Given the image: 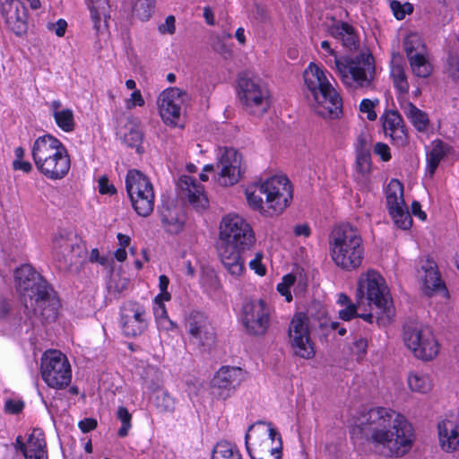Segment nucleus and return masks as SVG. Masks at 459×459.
<instances>
[{
    "label": "nucleus",
    "instance_id": "e2e57ef3",
    "mask_svg": "<svg viewBox=\"0 0 459 459\" xmlns=\"http://www.w3.org/2000/svg\"><path fill=\"white\" fill-rule=\"evenodd\" d=\"M97 427V420L92 418H86L79 422V428L83 433L90 432Z\"/></svg>",
    "mask_w": 459,
    "mask_h": 459
},
{
    "label": "nucleus",
    "instance_id": "a211bd4d",
    "mask_svg": "<svg viewBox=\"0 0 459 459\" xmlns=\"http://www.w3.org/2000/svg\"><path fill=\"white\" fill-rule=\"evenodd\" d=\"M386 205L394 224L408 230L412 224V219L403 198V186L397 179H391L385 188Z\"/></svg>",
    "mask_w": 459,
    "mask_h": 459
},
{
    "label": "nucleus",
    "instance_id": "e433bc0d",
    "mask_svg": "<svg viewBox=\"0 0 459 459\" xmlns=\"http://www.w3.org/2000/svg\"><path fill=\"white\" fill-rule=\"evenodd\" d=\"M88 6L94 28L99 30L101 20L107 22V19L109 18V4L108 0H90Z\"/></svg>",
    "mask_w": 459,
    "mask_h": 459
},
{
    "label": "nucleus",
    "instance_id": "7ed1b4c3",
    "mask_svg": "<svg viewBox=\"0 0 459 459\" xmlns=\"http://www.w3.org/2000/svg\"><path fill=\"white\" fill-rule=\"evenodd\" d=\"M306 99L310 108L325 118H338L342 113V99L332 85L325 71L310 63L303 74Z\"/></svg>",
    "mask_w": 459,
    "mask_h": 459
},
{
    "label": "nucleus",
    "instance_id": "4c0bfd02",
    "mask_svg": "<svg viewBox=\"0 0 459 459\" xmlns=\"http://www.w3.org/2000/svg\"><path fill=\"white\" fill-rule=\"evenodd\" d=\"M212 459H242V455L236 445L221 441L213 447Z\"/></svg>",
    "mask_w": 459,
    "mask_h": 459
},
{
    "label": "nucleus",
    "instance_id": "09e8293b",
    "mask_svg": "<svg viewBox=\"0 0 459 459\" xmlns=\"http://www.w3.org/2000/svg\"><path fill=\"white\" fill-rule=\"evenodd\" d=\"M390 7L394 13V15L398 20H403L407 13H411L413 10L412 5L410 3L402 4L399 1L392 0Z\"/></svg>",
    "mask_w": 459,
    "mask_h": 459
},
{
    "label": "nucleus",
    "instance_id": "ddd939ff",
    "mask_svg": "<svg viewBox=\"0 0 459 459\" xmlns=\"http://www.w3.org/2000/svg\"><path fill=\"white\" fill-rule=\"evenodd\" d=\"M40 373L44 382L51 388L63 389L72 379L70 363L61 351L49 350L43 353Z\"/></svg>",
    "mask_w": 459,
    "mask_h": 459
},
{
    "label": "nucleus",
    "instance_id": "423d86ee",
    "mask_svg": "<svg viewBox=\"0 0 459 459\" xmlns=\"http://www.w3.org/2000/svg\"><path fill=\"white\" fill-rule=\"evenodd\" d=\"M330 255L333 263L342 270L358 269L363 261L364 246L358 230L351 225L335 227L329 237Z\"/></svg>",
    "mask_w": 459,
    "mask_h": 459
},
{
    "label": "nucleus",
    "instance_id": "dca6fc26",
    "mask_svg": "<svg viewBox=\"0 0 459 459\" xmlns=\"http://www.w3.org/2000/svg\"><path fill=\"white\" fill-rule=\"evenodd\" d=\"M308 324V317L303 313H298L292 317L288 332L294 354L306 359H312L316 353Z\"/></svg>",
    "mask_w": 459,
    "mask_h": 459
},
{
    "label": "nucleus",
    "instance_id": "7c9ffc66",
    "mask_svg": "<svg viewBox=\"0 0 459 459\" xmlns=\"http://www.w3.org/2000/svg\"><path fill=\"white\" fill-rule=\"evenodd\" d=\"M23 455L25 459H48L46 440L40 429H35L30 434L26 447H23Z\"/></svg>",
    "mask_w": 459,
    "mask_h": 459
},
{
    "label": "nucleus",
    "instance_id": "774afa93",
    "mask_svg": "<svg viewBox=\"0 0 459 459\" xmlns=\"http://www.w3.org/2000/svg\"><path fill=\"white\" fill-rule=\"evenodd\" d=\"M127 285L128 281L126 279L119 278L117 282L114 286L110 285L109 288L113 292L120 294L127 288Z\"/></svg>",
    "mask_w": 459,
    "mask_h": 459
},
{
    "label": "nucleus",
    "instance_id": "0e129e2a",
    "mask_svg": "<svg viewBox=\"0 0 459 459\" xmlns=\"http://www.w3.org/2000/svg\"><path fill=\"white\" fill-rule=\"evenodd\" d=\"M11 311V302L7 299L0 297V319L5 318Z\"/></svg>",
    "mask_w": 459,
    "mask_h": 459
},
{
    "label": "nucleus",
    "instance_id": "c03bdc74",
    "mask_svg": "<svg viewBox=\"0 0 459 459\" xmlns=\"http://www.w3.org/2000/svg\"><path fill=\"white\" fill-rule=\"evenodd\" d=\"M153 404L161 412L173 411L176 402L166 391H158L153 398Z\"/></svg>",
    "mask_w": 459,
    "mask_h": 459
},
{
    "label": "nucleus",
    "instance_id": "39448f33",
    "mask_svg": "<svg viewBox=\"0 0 459 459\" xmlns=\"http://www.w3.org/2000/svg\"><path fill=\"white\" fill-rule=\"evenodd\" d=\"M31 156L37 169L48 179H61L70 170L71 160L67 149L51 134L39 136L34 141Z\"/></svg>",
    "mask_w": 459,
    "mask_h": 459
},
{
    "label": "nucleus",
    "instance_id": "2eb2a0df",
    "mask_svg": "<svg viewBox=\"0 0 459 459\" xmlns=\"http://www.w3.org/2000/svg\"><path fill=\"white\" fill-rule=\"evenodd\" d=\"M239 99L247 112L262 116L270 108V94L265 85L257 80L241 77L238 82Z\"/></svg>",
    "mask_w": 459,
    "mask_h": 459
},
{
    "label": "nucleus",
    "instance_id": "f8f14e48",
    "mask_svg": "<svg viewBox=\"0 0 459 459\" xmlns=\"http://www.w3.org/2000/svg\"><path fill=\"white\" fill-rule=\"evenodd\" d=\"M220 246L249 250L255 242L251 226L241 216L230 213L225 215L220 224Z\"/></svg>",
    "mask_w": 459,
    "mask_h": 459
},
{
    "label": "nucleus",
    "instance_id": "338daca9",
    "mask_svg": "<svg viewBox=\"0 0 459 459\" xmlns=\"http://www.w3.org/2000/svg\"><path fill=\"white\" fill-rule=\"evenodd\" d=\"M13 167L16 170H22L26 173H29L32 170V165L29 161H24L22 160H15L13 162Z\"/></svg>",
    "mask_w": 459,
    "mask_h": 459
},
{
    "label": "nucleus",
    "instance_id": "c756f323",
    "mask_svg": "<svg viewBox=\"0 0 459 459\" xmlns=\"http://www.w3.org/2000/svg\"><path fill=\"white\" fill-rule=\"evenodd\" d=\"M419 273L423 280L426 293L439 289L442 286V281L434 260L429 257H422L419 261Z\"/></svg>",
    "mask_w": 459,
    "mask_h": 459
},
{
    "label": "nucleus",
    "instance_id": "a18cd8bd",
    "mask_svg": "<svg viewBox=\"0 0 459 459\" xmlns=\"http://www.w3.org/2000/svg\"><path fill=\"white\" fill-rule=\"evenodd\" d=\"M155 0H134L133 13L140 20H148L154 8Z\"/></svg>",
    "mask_w": 459,
    "mask_h": 459
},
{
    "label": "nucleus",
    "instance_id": "a878e982",
    "mask_svg": "<svg viewBox=\"0 0 459 459\" xmlns=\"http://www.w3.org/2000/svg\"><path fill=\"white\" fill-rule=\"evenodd\" d=\"M385 134L396 146H404L408 142V134L402 116L396 110H387L382 117Z\"/></svg>",
    "mask_w": 459,
    "mask_h": 459
},
{
    "label": "nucleus",
    "instance_id": "1a4fd4ad",
    "mask_svg": "<svg viewBox=\"0 0 459 459\" xmlns=\"http://www.w3.org/2000/svg\"><path fill=\"white\" fill-rule=\"evenodd\" d=\"M86 255V247L74 232L60 230L52 239V257L58 270L68 271Z\"/></svg>",
    "mask_w": 459,
    "mask_h": 459
},
{
    "label": "nucleus",
    "instance_id": "473e14b6",
    "mask_svg": "<svg viewBox=\"0 0 459 459\" xmlns=\"http://www.w3.org/2000/svg\"><path fill=\"white\" fill-rule=\"evenodd\" d=\"M400 108L405 117L419 132H426L429 126L428 114L406 100H400Z\"/></svg>",
    "mask_w": 459,
    "mask_h": 459
},
{
    "label": "nucleus",
    "instance_id": "ea45409f",
    "mask_svg": "<svg viewBox=\"0 0 459 459\" xmlns=\"http://www.w3.org/2000/svg\"><path fill=\"white\" fill-rule=\"evenodd\" d=\"M408 385L411 391L420 394H426L432 388L429 377L422 373H411L408 376Z\"/></svg>",
    "mask_w": 459,
    "mask_h": 459
},
{
    "label": "nucleus",
    "instance_id": "37998d69",
    "mask_svg": "<svg viewBox=\"0 0 459 459\" xmlns=\"http://www.w3.org/2000/svg\"><path fill=\"white\" fill-rule=\"evenodd\" d=\"M404 51L407 59L421 53H427L422 39L418 35H410L404 41Z\"/></svg>",
    "mask_w": 459,
    "mask_h": 459
},
{
    "label": "nucleus",
    "instance_id": "79ce46f5",
    "mask_svg": "<svg viewBox=\"0 0 459 459\" xmlns=\"http://www.w3.org/2000/svg\"><path fill=\"white\" fill-rule=\"evenodd\" d=\"M163 299L155 298V306L153 307V314L158 323L164 327L166 330H172L176 327V325L169 320L167 313L166 307L163 303Z\"/></svg>",
    "mask_w": 459,
    "mask_h": 459
},
{
    "label": "nucleus",
    "instance_id": "9d476101",
    "mask_svg": "<svg viewBox=\"0 0 459 459\" xmlns=\"http://www.w3.org/2000/svg\"><path fill=\"white\" fill-rule=\"evenodd\" d=\"M355 298L359 305L374 304L383 312L387 311L392 304L384 278L373 270L359 277Z\"/></svg>",
    "mask_w": 459,
    "mask_h": 459
},
{
    "label": "nucleus",
    "instance_id": "a19ab883",
    "mask_svg": "<svg viewBox=\"0 0 459 459\" xmlns=\"http://www.w3.org/2000/svg\"><path fill=\"white\" fill-rule=\"evenodd\" d=\"M54 119L57 126L64 132L69 133L75 128L74 111L71 108H65L60 112H56Z\"/></svg>",
    "mask_w": 459,
    "mask_h": 459
},
{
    "label": "nucleus",
    "instance_id": "f704fd0d",
    "mask_svg": "<svg viewBox=\"0 0 459 459\" xmlns=\"http://www.w3.org/2000/svg\"><path fill=\"white\" fill-rule=\"evenodd\" d=\"M447 152V145L441 140L432 142L430 151L427 152L426 173L432 178L440 161Z\"/></svg>",
    "mask_w": 459,
    "mask_h": 459
},
{
    "label": "nucleus",
    "instance_id": "3c124183",
    "mask_svg": "<svg viewBox=\"0 0 459 459\" xmlns=\"http://www.w3.org/2000/svg\"><path fill=\"white\" fill-rule=\"evenodd\" d=\"M362 306L363 305H359L357 301L355 303L343 306V308L340 309L338 312L339 317L343 321H350L352 318L359 316L358 309Z\"/></svg>",
    "mask_w": 459,
    "mask_h": 459
},
{
    "label": "nucleus",
    "instance_id": "8fccbe9b",
    "mask_svg": "<svg viewBox=\"0 0 459 459\" xmlns=\"http://www.w3.org/2000/svg\"><path fill=\"white\" fill-rule=\"evenodd\" d=\"M379 100H371L369 99H364L359 104V111L367 114V118L369 121H374L377 118V113L375 112V107L378 105Z\"/></svg>",
    "mask_w": 459,
    "mask_h": 459
},
{
    "label": "nucleus",
    "instance_id": "4468645a",
    "mask_svg": "<svg viewBox=\"0 0 459 459\" xmlns=\"http://www.w3.org/2000/svg\"><path fill=\"white\" fill-rule=\"evenodd\" d=\"M403 341L413 355L423 360L433 359L439 352V345L432 331L422 325H406Z\"/></svg>",
    "mask_w": 459,
    "mask_h": 459
},
{
    "label": "nucleus",
    "instance_id": "864d4df0",
    "mask_svg": "<svg viewBox=\"0 0 459 459\" xmlns=\"http://www.w3.org/2000/svg\"><path fill=\"white\" fill-rule=\"evenodd\" d=\"M24 408V403L21 400L9 399L4 403V411L9 414H18Z\"/></svg>",
    "mask_w": 459,
    "mask_h": 459
},
{
    "label": "nucleus",
    "instance_id": "bf43d9fd",
    "mask_svg": "<svg viewBox=\"0 0 459 459\" xmlns=\"http://www.w3.org/2000/svg\"><path fill=\"white\" fill-rule=\"evenodd\" d=\"M376 154L379 155L384 161H388L391 159L390 148L387 144L377 143L374 147Z\"/></svg>",
    "mask_w": 459,
    "mask_h": 459
},
{
    "label": "nucleus",
    "instance_id": "680f3d73",
    "mask_svg": "<svg viewBox=\"0 0 459 459\" xmlns=\"http://www.w3.org/2000/svg\"><path fill=\"white\" fill-rule=\"evenodd\" d=\"M448 66L450 74L453 79L459 78V57L456 56H450L448 58Z\"/></svg>",
    "mask_w": 459,
    "mask_h": 459
},
{
    "label": "nucleus",
    "instance_id": "58836bf2",
    "mask_svg": "<svg viewBox=\"0 0 459 459\" xmlns=\"http://www.w3.org/2000/svg\"><path fill=\"white\" fill-rule=\"evenodd\" d=\"M391 77L393 79L394 86L401 95L402 100H405L404 97L409 92L410 85L404 68L400 65H393L391 69Z\"/></svg>",
    "mask_w": 459,
    "mask_h": 459
},
{
    "label": "nucleus",
    "instance_id": "f03ea898",
    "mask_svg": "<svg viewBox=\"0 0 459 459\" xmlns=\"http://www.w3.org/2000/svg\"><path fill=\"white\" fill-rule=\"evenodd\" d=\"M18 290L22 294L24 313L31 324L53 321L57 316L58 302L47 281L29 264L14 273Z\"/></svg>",
    "mask_w": 459,
    "mask_h": 459
},
{
    "label": "nucleus",
    "instance_id": "4be33fe9",
    "mask_svg": "<svg viewBox=\"0 0 459 459\" xmlns=\"http://www.w3.org/2000/svg\"><path fill=\"white\" fill-rule=\"evenodd\" d=\"M244 375L238 367H221L212 380L213 395L224 401L230 398L242 383Z\"/></svg>",
    "mask_w": 459,
    "mask_h": 459
},
{
    "label": "nucleus",
    "instance_id": "69168bd1",
    "mask_svg": "<svg viewBox=\"0 0 459 459\" xmlns=\"http://www.w3.org/2000/svg\"><path fill=\"white\" fill-rule=\"evenodd\" d=\"M51 27L55 30L56 36L63 37L65 33L67 22L63 19H59L56 23H52Z\"/></svg>",
    "mask_w": 459,
    "mask_h": 459
},
{
    "label": "nucleus",
    "instance_id": "13d9d810",
    "mask_svg": "<svg viewBox=\"0 0 459 459\" xmlns=\"http://www.w3.org/2000/svg\"><path fill=\"white\" fill-rule=\"evenodd\" d=\"M370 139L368 134L361 132L356 140L355 150L356 152L360 151H369Z\"/></svg>",
    "mask_w": 459,
    "mask_h": 459
},
{
    "label": "nucleus",
    "instance_id": "5fc2aeb1",
    "mask_svg": "<svg viewBox=\"0 0 459 459\" xmlns=\"http://www.w3.org/2000/svg\"><path fill=\"white\" fill-rule=\"evenodd\" d=\"M262 258L263 255L261 253H256L255 257L249 262L250 268L260 276L266 273L265 266L262 264Z\"/></svg>",
    "mask_w": 459,
    "mask_h": 459
},
{
    "label": "nucleus",
    "instance_id": "49530a36",
    "mask_svg": "<svg viewBox=\"0 0 459 459\" xmlns=\"http://www.w3.org/2000/svg\"><path fill=\"white\" fill-rule=\"evenodd\" d=\"M117 418L122 422V426L118 429L117 434L120 437H125L128 435V431L132 427V415L126 407L120 406L117 409Z\"/></svg>",
    "mask_w": 459,
    "mask_h": 459
},
{
    "label": "nucleus",
    "instance_id": "72a5a7b5",
    "mask_svg": "<svg viewBox=\"0 0 459 459\" xmlns=\"http://www.w3.org/2000/svg\"><path fill=\"white\" fill-rule=\"evenodd\" d=\"M117 134L130 147L138 146L143 141V132L139 121L134 117H127L124 126H118Z\"/></svg>",
    "mask_w": 459,
    "mask_h": 459
},
{
    "label": "nucleus",
    "instance_id": "6e6552de",
    "mask_svg": "<svg viewBox=\"0 0 459 459\" xmlns=\"http://www.w3.org/2000/svg\"><path fill=\"white\" fill-rule=\"evenodd\" d=\"M255 437L252 444L248 440L249 433L246 434V448L251 459H281L282 441L280 433L272 427L271 423L257 422L249 427Z\"/></svg>",
    "mask_w": 459,
    "mask_h": 459
},
{
    "label": "nucleus",
    "instance_id": "c9c22d12",
    "mask_svg": "<svg viewBox=\"0 0 459 459\" xmlns=\"http://www.w3.org/2000/svg\"><path fill=\"white\" fill-rule=\"evenodd\" d=\"M408 62L411 73L416 77L428 78L433 72V67L429 60L427 53H421L418 56H413L408 59Z\"/></svg>",
    "mask_w": 459,
    "mask_h": 459
},
{
    "label": "nucleus",
    "instance_id": "f3484780",
    "mask_svg": "<svg viewBox=\"0 0 459 459\" xmlns=\"http://www.w3.org/2000/svg\"><path fill=\"white\" fill-rule=\"evenodd\" d=\"M120 324L123 333L127 337L142 335L149 326L146 307L136 301H126L120 308Z\"/></svg>",
    "mask_w": 459,
    "mask_h": 459
},
{
    "label": "nucleus",
    "instance_id": "cd10ccee",
    "mask_svg": "<svg viewBox=\"0 0 459 459\" xmlns=\"http://www.w3.org/2000/svg\"><path fill=\"white\" fill-rule=\"evenodd\" d=\"M441 448L446 452L459 449V417L446 419L437 425Z\"/></svg>",
    "mask_w": 459,
    "mask_h": 459
},
{
    "label": "nucleus",
    "instance_id": "b1692460",
    "mask_svg": "<svg viewBox=\"0 0 459 459\" xmlns=\"http://www.w3.org/2000/svg\"><path fill=\"white\" fill-rule=\"evenodd\" d=\"M0 12L15 34L21 35L26 31V7L20 0H0Z\"/></svg>",
    "mask_w": 459,
    "mask_h": 459
},
{
    "label": "nucleus",
    "instance_id": "9b49d317",
    "mask_svg": "<svg viewBox=\"0 0 459 459\" xmlns=\"http://www.w3.org/2000/svg\"><path fill=\"white\" fill-rule=\"evenodd\" d=\"M126 188L133 208L142 217L149 216L154 208L155 194L150 179L137 169H130Z\"/></svg>",
    "mask_w": 459,
    "mask_h": 459
},
{
    "label": "nucleus",
    "instance_id": "bb28decb",
    "mask_svg": "<svg viewBox=\"0 0 459 459\" xmlns=\"http://www.w3.org/2000/svg\"><path fill=\"white\" fill-rule=\"evenodd\" d=\"M160 215L161 225L166 232L177 235L183 230L186 215L181 206L167 203L162 205Z\"/></svg>",
    "mask_w": 459,
    "mask_h": 459
},
{
    "label": "nucleus",
    "instance_id": "052dcab7",
    "mask_svg": "<svg viewBox=\"0 0 459 459\" xmlns=\"http://www.w3.org/2000/svg\"><path fill=\"white\" fill-rule=\"evenodd\" d=\"M99 191L102 195H113L115 194L116 188L113 185L109 184L108 178L100 177L99 179Z\"/></svg>",
    "mask_w": 459,
    "mask_h": 459
},
{
    "label": "nucleus",
    "instance_id": "aec40b11",
    "mask_svg": "<svg viewBox=\"0 0 459 459\" xmlns=\"http://www.w3.org/2000/svg\"><path fill=\"white\" fill-rule=\"evenodd\" d=\"M189 101L187 92L177 87L164 90L158 98L159 112L166 124L177 125L181 116L182 107Z\"/></svg>",
    "mask_w": 459,
    "mask_h": 459
},
{
    "label": "nucleus",
    "instance_id": "412c9836",
    "mask_svg": "<svg viewBox=\"0 0 459 459\" xmlns=\"http://www.w3.org/2000/svg\"><path fill=\"white\" fill-rule=\"evenodd\" d=\"M243 324L249 334L264 335L270 325V307L263 299H251L243 306Z\"/></svg>",
    "mask_w": 459,
    "mask_h": 459
},
{
    "label": "nucleus",
    "instance_id": "20e7f679",
    "mask_svg": "<svg viewBox=\"0 0 459 459\" xmlns=\"http://www.w3.org/2000/svg\"><path fill=\"white\" fill-rule=\"evenodd\" d=\"M249 206L264 215L281 213L292 199V187L286 177H272L262 184L247 189Z\"/></svg>",
    "mask_w": 459,
    "mask_h": 459
},
{
    "label": "nucleus",
    "instance_id": "0eeeda50",
    "mask_svg": "<svg viewBox=\"0 0 459 459\" xmlns=\"http://www.w3.org/2000/svg\"><path fill=\"white\" fill-rule=\"evenodd\" d=\"M320 46L325 52L326 65L339 74L343 83L349 86H370L375 71L370 55L359 54L355 58L340 59L329 41L324 40Z\"/></svg>",
    "mask_w": 459,
    "mask_h": 459
},
{
    "label": "nucleus",
    "instance_id": "2f4dec72",
    "mask_svg": "<svg viewBox=\"0 0 459 459\" xmlns=\"http://www.w3.org/2000/svg\"><path fill=\"white\" fill-rule=\"evenodd\" d=\"M329 34L340 40L343 47L351 50L356 49L359 46V39L355 34L354 28L347 22H335L329 27Z\"/></svg>",
    "mask_w": 459,
    "mask_h": 459
},
{
    "label": "nucleus",
    "instance_id": "6ab92c4d",
    "mask_svg": "<svg viewBox=\"0 0 459 459\" xmlns=\"http://www.w3.org/2000/svg\"><path fill=\"white\" fill-rule=\"evenodd\" d=\"M186 329L190 335V342L200 350H209L215 342L214 328L204 313L191 312L186 320Z\"/></svg>",
    "mask_w": 459,
    "mask_h": 459
},
{
    "label": "nucleus",
    "instance_id": "393cba45",
    "mask_svg": "<svg viewBox=\"0 0 459 459\" xmlns=\"http://www.w3.org/2000/svg\"><path fill=\"white\" fill-rule=\"evenodd\" d=\"M179 195L181 198L186 199L196 210H204L208 206V198L206 197L204 187L195 182L190 176H181L178 182Z\"/></svg>",
    "mask_w": 459,
    "mask_h": 459
},
{
    "label": "nucleus",
    "instance_id": "5701e85b",
    "mask_svg": "<svg viewBox=\"0 0 459 459\" xmlns=\"http://www.w3.org/2000/svg\"><path fill=\"white\" fill-rule=\"evenodd\" d=\"M241 154L236 150L225 149L221 154L216 165L218 170V181L222 186L236 184L241 176Z\"/></svg>",
    "mask_w": 459,
    "mask_h": 459
},
{
    "label": "nucleus",
    "instance_id": "de8ad7c7",
    "mask_svg": "<svg viewBox=\"0 0 459 459\" xmlns=\"http://www.w3.org/2000/svg\"><path fill=\"white\" fill-rule=\"evenodd\" d=\"M370 152L360 151L356 152V166L357 170L361 174H366L370 170Z\"/></svg>",
    "mask_w": 459,
    "mask_h": 459
},
{
    "label": "nucleus",
    "instance_id": "c85d7f7f",
    "mask_svg": "<svg viewBox=\"0 0 459 459\" xmlns=\"http://www.w3.org/2000/svg\"><path fill=\"white\" fill-rule=\"evenodd\" d=\"M246 250L237 247H219V255L224 268L233 277H239L245 272V261L242 254Z\"/></svg>",
    "mask_w": 459,
    "mask_h": 459
},
{
    "label": "nucleus",
    "instance_id": "603ef678",
    "mask_svg": "<svg viewBox=\"0 0 459 459\" xmlns=\"http://www.w3.org/2000/svg\"><path fill=\"white\" fill-rule=\"evenodd\" d=\"M169 284V280L166 275H160L159 277V288L160 293L155 298L161 299L163 300L169 301L171 299L170 293L168 291V287Z\"/></svg>",
    "mask_w": 459,
    "mask_h": 459
},
{
    "label": "nucleus",
    "instance_id": "6e6d98bb",
    "mask_svg": "<svg viewBox=\"0 0 459 459\" xmlns=\"http://www.w3.org/2000/svg\"><path fill=\"white\" fill-rule=\"evenodd\" d=\"M144 105V100L142 96V93L139 90H135L131 94L130 98L126 100V108L132 109L136 106L143 107Z\"/></svg>",
    "mask_w": 459,
    "mask_h": 459
},
{
    "label": "nucleus",
    "instance_id": "4d7b16f0",
    "mask_svg": "<svg viewBox=\"0 0 459 459\" xmlns=\"http://www.w3.org/2000/svg\"><path fill=\"white\" fill-rule=\"evenodd\" d=\"M176 20L173 15H169L164 23L160 24L159 26V31L161 34H169L172 35L176 31V25H175Z\"/></svg>",
    "mask_w": 459,
    "mask_h": 459
},
{
    "label": "nucleus",
    "instance_id": "f257e3e1",
    "mask_svg": "<svg viewBox=\"0 0 459 459\" xmlns=\"http://www.w3.org/2000/svg\"><path fill=\"white\" fill-rule=\"evenodd\" d=\"M359 428L365 438L388 457L403 456L415 441L412 425L405 416L389 408L370 409L362 414Z\"/></svg>",
    "mask_w": 459,
    "mask_h": 459
}]
</instances>
